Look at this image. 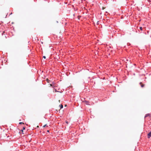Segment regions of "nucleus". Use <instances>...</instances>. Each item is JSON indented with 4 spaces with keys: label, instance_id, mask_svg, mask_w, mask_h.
I'll use <instances>...</instances> for the list:
<instances>
[{
    "label": "nucleus",
    "instance_id": "nucleus-11",
    "mask_svg": "<svg viewBox=\"0 0 151 151\" xmlns=\"http://www.w3.org/2000/svg\"><path fill=\"white\" fill-rule=\"evenodd\" d=\"M46 126V124H45V125H44L43 126V127H45V126Z\"/></svg>",
    "mask_w": 151,
    "mask_h": 151
},
{
    "label": "nucleus",
    "instance_id": "nucleus-9",
    "mask_svg": "<svg viewBox=\"0 0 151 151\" xmlns=\"http://www.w3.org/2000/svg\"><path fill=\"white\" fill-rule=\"evenodd\" d=\"M46 80L47 82L49 83V82L50 81V80H49L48 79H47Z\"/></svg>",
    "mask_w": 151,
    "mask_h": 151
},
{
    "label": "nucleus",
    "instance_id": "nucleus-6",
    "mask_svg": "<svg viewBox=\"0 0 151 151\" xmlns=\"http://www.w3.org/2000/svg\"><path fill=\"white\" fill-rule=\"evenodd\" d=\"M139 28H140V29L141 30H142V27H139Z\"/></svg>",
    "mask_w": 151,
    "mask_h": 151
},
{
    "label": "nucleus",
    "instance_id": "nucleus-14",
    "mask_svg": "<svg viewBox=\"0 0 151 151\" xmlns=\"http://www.w3.org/2000/svg\"><path fill=\"white\" fill-rule=\"evenodd\" d=\"M66 123L67 124H68V122H67V121H66Z\"/></svg>",
    "mask_w": 151,
    "mask_h": 151
},
{
    "label": "nucleus",
    "instance_id": "nucleus-15",
    "mask_svg": "<svg viewBox=\"0 0 151 151\" xmlns=\"http://www.w3.org/2000/svg\"><path fill=\"white\" fill-rule=\"evenodd\" d=\"M37 127H39V126H37Z\"/></svg>",
    "mask_w": 151,
    "mask_h": 151
},
{
    "label": "nucleus",
    "instance_id": "nucleus-10",
    "mask_svg": "<svg viewBox=\"0 0 151 151\" xmlns=\"http://www.w3.org/2000/svg\"><path fill=\"white\" fill-rule=\"evenodd\" d=\"M43 58H44V59H45L46 58V57L45 56H43Z\"/></svg>",
    "mask_w": 151,
    "mask_h": 151
},
{
    "label": "nucleus",
    "instance_id": "nucleus-2",
    "mask_svg": "<svg viewBox=\"0 0 151 151\" xmlns=\"http://www.w3.org/2000/svg\"><path fill=\"white\" fill-rule=\"evenodd\" d=\"M148 137L149 138L151 137V131L147 134Z\"/></svg>",
    "mask_w": 151,
    "mask_h": 151
},
{
    "label": "nucleus",
    "instance_id": "nucleus-1",
    "mask_svg": "<svg viewBox=\"0 0 151 151\" xmlns=\"http://www.w3.org/2000/svg\"><path fill=\"white\" fill-rule=\"evenodd\" d=\"M83 102H84L85 104L87 105H90L89 104V102L88 101H83Z\"/></svg>",
    "mask_w": 151,
    "mask_h": 151
},
{
    "label": "nucleus",
    "instance_id": "nucleus-8",
    "mask_svg": "<svg viewBox=\"0 0 151 151\" xmlns=\"http://www.w3.org/2000/svg\"><path fill=\"white\" fill-rule=\"evenodd\" d=\"M19 124H24V123H23V122H19Z\"/></svg>",
    "mask_w": 151,
    "mask_h": 151
},
{
    "label": "nucleus",
    "instance_id": "nucleus-13",
    "mask_svg": "<svg viewBox=\"0 0 151 151\" xmlns=\"http://www.w3.org/2000/svg\"><path fill=\"white\" fill-rule=\"evenodd\" d=\"M55 92H58V91H57L56 89H55Z\"/></svg>",
    "mask_w": 151,
    "mask_h": 151
},
{
    "label": "nucleus",
    "instance_id": "nucleus-3",
    "mask_svg": "<svg viewBox=\"0 0 151 151\" xmlns=\"http://www.w3.org/2000/svg\"><path fill=\"white\" fill-rule=\"evenodd\" d=\"M147 116H149V117H150V114H147L145 116V118H146Z\"/></svg>",
    "mask_w": 151,
    "mask_h": 151
},
{
    "label": "nucleus",
    "instance_id": "nucleus-7",
    "mask_svg": "<svg viewBox=\"0 0 151 151\" xmlns=\"http://www.w3.org/2000/svg\"><path fill=\"white\" fill-rule=\"evenodd\" d=\"M23 129L22 130V132H23V130L25 129V128L24 127H23Z\"/></svg>",
    "mask_w": 151,
    "mask_h": 151
},
{
    "label": "nucleus",
    "instance_id": "nucleus-5",
    "mask_svg": "<svg viewBox=\"0 0 151 151\" xmlns=\"http://www.w3.org/2000/svg\"><path fill=\"white\" fill-rule=\"evenodd\" d=\"M60 109H61L63 107V105H62V104H61L60 105Z\"/></svg>",
    "mask_w": 151,
    "mask_h": 151
},
{
    "label": "nucleus",
    "instance_id": "nucleus-12",
    "mask_svg": "<svg viewBox=\"0 0 151 151\" xmlns=\"http://www.w3.org/2000/svg\"><path fill=\"white\" fill-rule=\"evenodd\" d=\"M50 86H52V84H50Z\"/></svg>",
    "mask_w": 151,
    "mask_h": 151
},
{
    "label": "nucleus",
    "instance_id": "nucleus-4",
    "mask_svg": "<svg viewBox=\"0 0 151 151\" xmlns=\"http://www.w3.org/2000/svg\"><path fill=\"white\" fill-rule=\"evenodd\" d=\"M140 84H141V86L142 87H144V84H142V83H140Z\"/></svg>",
    "mask_w": 151,
    "mask_h": 151
},
{
    "label": "nucleus",
    "instance_id": "nucleus-16",
    "mask_svg": "<svg viewBox=\"0 0 151 151\" xmlns=\"http://www.w3.org/2000/svg\"><path fill=\"white\" fill-rule=\"evenodd\" d=\"M47 132H49V130H47Z\"/></svg>",
    "mask_w": 151,
    "mask_h": 151
}]
</instances>
